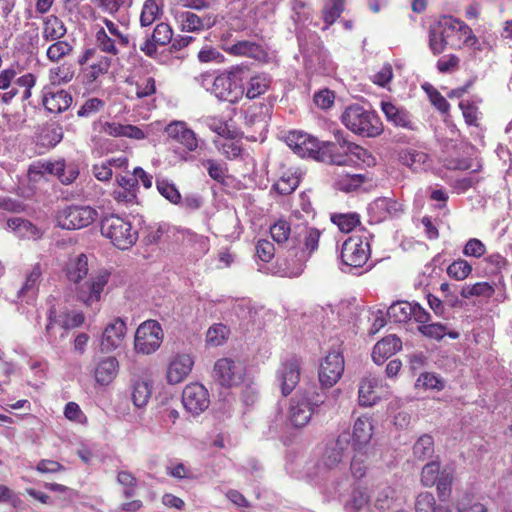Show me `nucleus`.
<instances>
[{"label":"nucleus","instance_id":"nucleus-40","mask_svg":"<svg viewBox=\"0 0 512 512\" xmlns=\"http://www.w3.org/2000/svg\"><path fill=\"white\" fill-rule=\"evenodd\" d=\"M428 155L425 152L415 149H408L400 153V161L403 165L413 171H417L428 161Z\"/></svg>","mask_w":512,"mask_h":512},{"label":"nucleus","instance_id":"nucleus-16","mask_svg":"<svg viewBox=\"0 0 512 512\" xmlns=\"http://www.w3.org/2000/svg\"><path fill=\"white\" fill-rule=\"evenodd\" d=\"M320 231L306 225H298L293 229L292 244L290 248L296 251H305L311 254L318 249Z\"/></svg>","mask_w":512,"mask_h":512},{"label":"nucleus","instance_id":"nucleus-11","mask_svg":"<svg viewBox=\"0 0 512 512\" xmlns=\"http://www.w3.org/2000/svg\"><path fill=\"white\" fill-rule=\"evenodd\" d=\"M109 274L97 273L91 274L87 279L75 283L76 299L86 306H91L98 302L101 294L108 283Z\"/></svg>","mask_w":512,"mask_h":512},{"label":"nucleus","instance_id":"nucleus-51","mask_svg":"<svg viewBox=\"0 0 512 512\" xmlns=\"http://www.w3.org/2000/svg\"><path fill=\"white\" fill-rule=\"evenodd\" d=\"M299 182V178L295 174L284 173L273 185V189L280 195H289L295 191Z\"/></svg>","mask_w":512,"mask_h":512},{"label":"nucleus","instance_id":"nucleus-63","mask_svg":"<svg viewBox=\"0 0 512 512\" xmlns=\"http://www.w3.org/2000/svg\"><path fill=\"white\" fill-rule=\"evenodd\" d=\"M437 507L438 506H436L435 498L430 492H422L416 497V512H434L435 508Z\"/></svg>","mask_w":512,"mask_h":512},{"label":"nucleus","instance_id":"nucleus-60","mask_svg":"<svg viewBox=\"0 0 512 512\" xmlns=\"http://www.w3.org/2000/svg\"><path fill=\"white\" fill-rule=\"evenodd\" d=\"M440 465L437 462L427 463L421 472V482L424 486H432L440 477Z\"/></svg>","mask_w":512,"mask_h":512},{"label":"nucleus","instance_id":"nucleus-22","mask_svg":"<svg viewBox=\"0 0 512 512\" xmlns=\"http://www.w3.org/2000/svg\"><path fill=\"white\" fill-rule=\"evenodd\" d=\"M373 435V425L369 418L360 417L358 418L353 426L352 436V447L354 451L366 450Z\"/></svg>","mask_w":512,"mask_h":512},{"label":"nucleus","instance_id":"nucleus-39","mask_svg":"<svg viewBox=\"0 0 512 512\" xmlns=\"http://www.w3.org/2000/svg\"><path fill=\"white\" fill-rule=\"evenodd\" d=\"M152 392V385L149 381H136L132 387V401L138 408L147 405Z\"/></svg>","mask_w":512,"mask_h":512},{"label":"nucleus","instance_id":"nucleus-2","mask_svg":"<svg viewBox=\"0 0 512 512\" xmlns=\"http://www.w3.org/2000/svg\"><path fill=\"white\" fill-rule=\"evenodd\" d=\"M341 120L347 129L363 137H376L383 131L382 122L377 114L359 104L348 106Z\"/></svg>","mask_w":512,"mask_h":512},{"label":"nucleus","instance_id":"nucleus-56","mask_svg":"<svg viewBox=\"0 0 512 512\" xmlns=\"http://www.w3.org/2000/svg\"><path fill=\"white\" fill-rule=\"evenodd\" d=\"M471 265L463 259H459L450 264L447 268V274L455 280H464L471 273Z\"/></svg>","mask_w":512,"mask_h":512},{"label":"nucleus","instance_id":"nucleus-52","mask_svg":"<svg viewBox=\"0 0 512 512\" xmlns=\"http://www.w3.org/2000/svg\"><path fill=\"white\" fill-rule=\"evenodd\" d=\"M95 41L96 46L100 51L113 56L119 54V50L116 46V40L112 39L103 28L96 32Z\"/></svg>","mask_w":512,"mask_h":512},{"label":"nucleus","instance_id":"nucleus-27","mask_svg":"<svg viewBox=\"0 0 512 512\" xmlns=\"http://www.w3.org/2000/svg\"><path fill=\"white\" fill-rule=\"evenodd\" d=\"M381 109L387 120L392 122L395 126L408 130L415 129V125L411 120V116L406 110L398 108L391 102H382Z\"/></svg>","mask_w":512,"mask_h":512},{"label":"nucleus","instance_id":"nucleus-25","mask_svg":"<svg viewBox=\"0 0 512 512\" xmlns=\"http://www.w3.org/2000/svg\"><path fill=\"white\" fill-rule=\"evenodd\" d=\"M6 227L21 240H37L41 237L40 229L32 222L21 217H12L6 221Z\"/></svg>","mask_w":512,"mask_h":512},{"label":"nucleus","instance_id":"nucleus-46","mask_svg":"<svg viewBox=\"0 0 512 512\" xmlns=\"http://www.w3.org/2000/svg\"><path fill=\"white\" fill-rule=\"evenodd\" d=\"M331 221L344 233L351 232L360 224V216L357 213H339L331 215Z\"/></svg>","mask_w":512,"mask_h":512},{"label":"nucleus","instance_id":"nucleus-8","mask_svg":"<svg viewBox=\"0 0 512 512\" xmlns=\"http://www.w3.org/2000/svg\"><path fill=\"white\" fill-rule=\"evenodd\" d=\"M97 218V211L90 206H67L57 212V226L66 230H76L89 226Z\"/></svg>","mask_w":512,"mask_h":512},{"label":"nucleus","instance_id":"nucleus-55","mask_svg":"<svg viewBox=\"0 0 512 512\" xmlns=\"http://www.w3.org/2000/svg\"><path fill=\"white\" fill-rule=\"evenodd\" d=\"M416 387L425 389L442 390L445 387L444 380L434 373L425 372L420 374L416 381Z\"/></svg>","mask_w":512,"mask_h":512},{"label":"nucleus","instance_id":"nucleus-24","mask_svg":"<svg viewBox=\"0 0 512 512\" xmlns=\"http://www.w3.org/2000/svg\"><path fill=\"white\" fill-rule=\"evenodd\" d=\"M193 360L188 354L176 355L169 364L167 380L170 384H177L184 380L191 372Z\"/></svg>","mask_w":512,"mask_h":512},{"label":"nucleus","instance_id":"nucleus-31","mask_svg":"<svg viewBox=\"0 0 512 512\" xmlns=\"http://www.w3.org/2000/svg\"><path fill=\"white\" fill-rule=\"evenodd\" d=\"M88 258L85 254H80L71 259L67 266V277L74 284L84 280L88 275Z\"/></svg>","mask_w":512,"mask_h":512},{"label":"nucleus","instance_id":"nucleus-53","mask_svg":"<svg viewBox=\"0 0 512 512\" xmlns=\"http://www.w3.org/2000/svg\"><path fill=\"white\" fill-rule=\"evenodd\" d=\"M335 136L344 153L353 155L358 160L365 161L366 157L369 155L366 149L362 148L361 146L355 143L347 141L345 138L342 137V132L338 131L335 134Z\"/></svg>","mask_w":512,"mask_h":512},{"label":"nucleus","instance_id":"nucleus-64","mask_svg":"<svg viewBox=\"0 0 512 512\" xmlns=\"http://www.w3.org/2000/svg\"><path fill=\"white\" fill-rule=\"evenodd\" d=\"M456 509L458 512H488L486 506L480 502H473L469 495L457 501Z\"/></svg>","mask_w":512,"mask_h":512},{"label":"nucleus","instance_id":"nucleus-35","mask_svg":"<svg viewBox=\"0 0 512 512\" xmlns=\"http://www.w3.org/2000/svg\"><path fill=\"white\" fill-rule=\"evenodd\" d=\"M370 496L365 488H355L352 491L350 500L346 503L345 509L347 512H369L367 510Z\"/></svg>","mask_w":512,"mask_h":512},{"label":"nucleus","instance_id":"nucleus-50","mask_svg":"<svg viewBox=\"0 0 512 512\" xmlns=\"http://www.w3.org/2000/svg\"><path fill=\"white\" fill-rule=\"evenodd\" d=\"M221 231L225 237L240 235V221L235 212H226L221 217Z\"/></svg>","mask_w":512,"mask_h":512},{"label":"nucleus","instance_id":"nucleus-43","mask_svg":"<svg viewBox=\"0 0 512 512\" xmlns=\"http://www.w3.org/2000/svg\"><path fill=\"white\" fill-rule=\"evenodd\" d=\"M346 0H328L322 10V18L326 24L325 28L331 26L344 11Z\"/></svg>","mask_w":512,"mask_h":512},{"label":"nucleus","instance_id":"nucleus-37","mask_svg":"<svg viewBox=\"0 0 512 512\" xmlns=\"http://www.w3.org/2000/svg\"><path fill=\"white\" fill-rule=\"evenodd\" d=\"M365 181L362 174H338L334 181V186L341 191L351 192L359 188Z\"/></svg>","mask_w":512,"mask_h":512},{"label":"nucleus","instance_id":"nucleus-26","mask_svg":"<svg viewBox=\"0 0 512 512\" xmlns=\"http://www.w3.org/2000/svg\"><path fill=\"white\" fill-rule=\"evenodd\" d=\"M402 347L401 340L396 335H389L378 341L372 351L373 361L380 365L394 355Z\"/></svg>","mask_w":512,"mask_h":512},{"label":"nucleus","instance_id":"nucleus-17","mask_svg":"<svg viewBox=\"0 0 512 512\" xmlns=\"http://www.w3.org/2000/svg\"><path fill=\"white\" fill-rule=\"evenodd\" d=\"M277 378L282 394L289 395L300 380V360L293 356L283 362L277 371Z\"/></svg>","mask_w":512,"mask_h":512},{"label":"nucleus","instance_id":"nucleus-59","mask_svg":"<svg viewBox=\"0 0 512 512\" xmlns=\"http://www.w3.org/2000/svg\"><path fill=\"white\" fill-rule=\"evenodd\" d=\"M228 329L222 324L210 327L206 334V341L212 346H220L224 343L228 335Z\"/></svg>","mask_w":512,"mask_h":512},{"label":"nucleus","instance_id":"nucleus-32","mask_svg":"<svg viewBox=\"0 0 512 512\" xmlns=\"http://www.w3.org/2000/svg\"><path fill=\"white\" fill-rule=\"evenodd\" d=\"M272 239L279 245H284L287 249L292 244L293 230L290 224L285 220H279L270 227Z\"/></svg>","mask_w":512,"mask_h":512},{"label":"nucleus","instance_id":"nucleus-23","mask_svg":"<svg viewBox=\"0 0 512 512\" xmlns=\"http://www.w3.org/2000/svg\"><path fill=\"white\" fill-rule=\"evenodd\" d=\"M181 29L187 32H196L208 29L214 24V19L210 16L200 17L190 11H178L175 15Z\"/></svg>","mask_w":512,"mask_h":512},{"label":"nucleus","instance_id":"nucleus-14","mask_svg":"<svg viewBox=\"0 0 512 512\" xmlns=\"http://www.w3.org/2000/svg\"><path fill=\"white\" fill-rule=\"evenodd\" d=\"M182 403L185 409L194 416L204 412L210 404L207 389L199 383L187 385L182 392Z\"/></svg>","mask_w":512,"mask_h":512},{"label":"nucleus","instance_id":"nucleus-3","mask_svg":"<svg viewBox=\"0 0 512 512\" xmlns=\"http://www.w3.org/2000/svg\"><path fill=\"white\" fill-rule=\"evenodd\" d=\"M249 69L243 66L233 67L222 73L212 82V93L223 101L236 103L244 94V81L248 80Z\"/></svg>","mask_w":512,"mask_h":512},{"label":"nucleus","instance_id":"nucleus-42","mask_svg":"<svg viewBox=\"0 0 512 512\" xmlns=\"http://www.w3.org/2000/svg\"><path fill=\"white\" fill-rule=\"evenodd\" d=\"M54 161L40 159L32 162L28 168V178L31 182H39L46 174L52 175Z\"/></svg>","mask_w":512,"mask_h":512},{"label":"nucleus","instance_id":"nucleus-18","mask_svg":"<svg viewBox=\"0 0 512 512\" xmlns=\"http://www.w3.org/2000/svg\"><path fill=\"white\" fill-rule=\"evenodd\" d=\"M42 94L43 106L51 113L66 111L72 104V96L66 90L45 87Z\"/></svg>","mask_w":512,"mask_h":512},{"label":"nucleus","instance_id":"nucleus-1","mask_svg":"<svg viewBox=\"0 0 512 512\" xmlns=\"http://www.w3.org/2000/svg\"><path fill=\"white\" fill-rule=\"evenodd\" d=\"M339 389L324 391L316 386L300 388L291 398L289 406V420L296 428L304 427L311 420L312 415L325 416L335 409Z\"/></svg>","mask_w":512,"mask_h":512},{"label":"nucleus","instance_id":"nucleus-54","mask_svg":"<svg viewBox=\"0 0 512 512\" xmlns=\"http://www.w3.org/2000/svg\"><path fill=\"white\" fill-rule=\"evenodd\" d=\"M215 143L221 153L229 160L235 159L241 155L242 145L239 141L225 138L223 141Z\"/></svg>","mask_w":512,"mask_h":512},{"label":"nucleus","instance_id":"nucleus-6","mask_svg":"<svg viewBox=\"0 0 512 512\" xmlns=\"http://www.w3.org/2000/svg\"><path fill=\"white\" fill-rule=\"evenodd\" d=\"M287 145L300 157L325 160L329 157L330 141L320 142L302 131H291L286 136Z\"/></svg>","mask_w":512,"mask_h":512},{"label":"nucleus","instance_id":"nucleus-29","mask_svg":"<svg viewBox=\"0 0 512 512\" xmlns=\"http://www.w3.org/2000/svg\"><path fill=\"white\" fill-rule=\"evenodd\" d=\"M67 33L63 21L55 15H49L43 20L42 36L45 41L50 42L62 39Z\"/></svg>","mask_w":512,"mask_h":512},{"label":"nucleus","instance_id":"nucleus-9","mask_svg":"<svg viewBox=\"0 0 512 512\" xmlns=\"http://www.w3.org/2000/svg\"><path fill=\"white\" fill-rule=\"evenodd\" d=\"M163 331L155 320L143 322L136 330L134 346L138 353L149 355L154 353L161 345Z\"/></svg>","mask_w":512,"mask_h":512},{"label":"nucleus","instance_id":"nucleus-7","mask_svg":"<svg viewBox=\"0 0 512 512\" xmlns=\"http://www.w3.org/2000/svg\"><path fill=\"white\" fill-rule=\"evenodd\" d=\"M349 446V432H343L335 441L327 444L322 462L317 466V477L320 480L327 479V472L338 468L342 464L343 459L347 456Z\"/></svg>","mask_w":512,"mask_h":512},{"label":"nucleus","instance_id":"nucleus-41","mask_svg":"<svg viewBox=\"0 0 512 512\" xmlns=\"http://www.w3.org/2000/svg\"><path fill=\"white\" fill-rule=\"evenodd\" d=\"M394 489L387 484H380L374 491V504L379 510L389 509L394 501Z\"/></svg>","mask_w":512,"mask_h":512},{"label":"nucleus","instance_id":"nucleus-61","mask_svg":"<svg viewBox=\"0 0 512 512\" xmlns=\"http://www.w3.org/2000/svg\"><path fill=\"white\" fill-rule=\"evenodd\" d=\"M154 42L160 46H164L172 41L173 31L166 23H159L149 35Z\"/></svg>","mask_w":512,"mask_h":512},{"label":"nucleus","instance_id":"nucleus-48","mask_svg":"<svg viewBox=\"0 0 512 512\" xmlns=\"http://www.w3.org/2000/svg\"><path fill=\"white\" fill-rule=\"evenodd\" d=\"M156 187L158 192L170 203L177 205L181 202V194L175 184L166 179H157Z\"/></svg>","mask_w":512,"mask_h":512},{"label":"nucleus","instance_id":"nucleus-20","mask_svg":"<svg viewBox=\"0 0 512 512\" xmlns=\"http://www.w3.org/2000/svg\"><path fill=\"white\" fill-rule=\"evenodd\" d=\"M368 210L371 217L377 222L390 217H397L403 212L402 204L387 197L374 200L369 205Z\"/></svg>","mask_w":512,"mask_h":512},{"label":"nucleus","instance_id":"nucleus-13","mask_svg":"<svg viewBox=\"0 0 512 512\" xmlns=\"http://www.w3.org/2000/svg\"><path fill=\"white\" fill-rule=\"evenodd\" d=\"M369 258V243L360 238H349L341 249L342 263L348 268H360Z\"/></svg>","mask_w":512,"mask_h":512},{"label":"nucleus","instance_id":"nucleus-49","mask_svg":"<svg viewBox=\"0 0 512 512\" xmlns=\"http://www.w3.org/2000/svg\"><path fill=\"white\" fill-rule=\"evenodd\" d=\"M45 330L47 341L53 346L58 345L68 335V328L63 324L56 325L51 315L49 316V322Z\"/></svg>","mask_w":512,"mask_h":512},{"label":"nucleus","instance_id":"nucleus-38","mask_svg":"<svg viewBox=\"0 0 512 512\" xmlns=\"http://www.w3.org/2000/svg\"><path fill=\"white\" fill-rule=\"evenodd\" d=\"M433 454V437L429 434L420 436L413 446V456L419 461H424L428 458H431Z\"/></svg>","mask_w":512,"mask_h":512},{"label":"nucleus","instance_id":"nucleus-36","mask_svg":"<svg viewBox=\"0 0 512 512\" xmlns=\"http://www.w3.org/2000/svg\"><path fill=\"white\" fill-rule=\"evenodd\" d=\"M412 307L413 304L411 303L405 301H398L390 305V307L387 310V315L396 323L407 322L412 318Z\"/></svg>","mask_w":512,"mask_h":512},{"label":"nucleus","instance_id":"nucleus-58","mask_svg":"<svg viewBox=\"0 0 512 512\" xmlns=\"http://www.w3.org/2000/svg\"><path fill=\"white\" fill-rule=\"evenodd\" d=\"M202 165L207 169L209 176L219 182L223 183L227 174V167L215 160L207 159L202 162Z\"/></svg>","mask_w":512,"mask_h":512},{"label":"nucleus","instance_id":"nucleus-34","mask_svg":"<svg viewBox=\"0 0 512 512\" xmlns=\"http://www.w3.org/2000/svg\"><path fill=\"white\" fill-rule=\"evenodd\" d=\"M162 15V3L157 0H146L143 4L140 24L142 27L152 25Z\"/></svg>","mask_w":512,"mask_h":512},{"label":"nucleus","instance_id":"nucleus-21","mask_svg":"<svg viewBox=\"0 0 512 512\" xmlns=\"http://www.w3.org/2000/svg\"><path fill=\"white\" fill-rule=\"evenodd\" d=\"M125 331V322L120 318L116 319L114 322L107 325L102 334V350L109 352L118 348L123 341Z\"/></svg>","mask_w":512,"mask_h":512},{"label":"nucleus","instance_id":"nucleus-47","mask_svg":"<svg viewBox=\"0 0 512 512\" xmlns=\"http://www.w3.org/2000/svg\"><path fill=\"white\" fill-rule=\"evenodd\" d=\"M72 51L73 46L69 42L59 39L54 40V43L48 47L46 56L51 62H58Z\"/></svg>","mask_w":512,"mask_h":512},{"label":"nucleus","instance_id":"nucleus-15","mask_svg":"<svg viewBox=\"0 0 512 512\" xmlns=\"http://www.w3.org/2000/svg\"><path fill=\"white\" fill-rule=\"evenodd\" d=\"M309 254L305 251H296L288 248L287 255L277 260L275 274L280 277L294 278L300 276L305 268Z\"/></svg>","mask_w":512,"mask_h":512},{"label":"nucleus","instance_id":"nucleus-30","mask_svg":"<svg viewBox=\"0 0 512 512\" xmlns=\"http://www.w3.org/2000/svg\"><path fill=\"white\" fill-rule=\"evenodd\" d=\"M224 50L235 56H247L251 58H258L263 53L260 45L248 40L225 44Z\"/></svg>","mask_w":512,"mask_h":512},{"label":"nucleus","instance_id":"nucleus-33","mask_svg":"<svg viewBox=\"0 0 512 512\" xmlns=\"http://www.w3.org/2000/svg\"><path fill=\"white\" fill-rule=\"evenodd\" d=\"M377 384V379L371 377H366L361 381L358 391V399L361 406L368 407L375 404L378 396L376 395L374 388Z\"/></svg>","mask_w":512,"mask_h":512},{"label":"nucleus","instance_id":"nucleus-62","mask_svg":"<svg viewBox=\"0 0 512 512\" xmlns=\"http://www.w3.org/2000/svg\"><path fill=\"white\" fill-rule=\"evenodd\" d=\"M105 102L99 98L93 97L87 99L77 112L79 117H90L101 111Z\"/></svg>","mask_w":512,"mask_h":512},{"label":"nucleus","instance_id":"nucleus-45","mask_svg":"<svg viewBox=\"0 0 512 512\" xmlns=\"http://www.w3.org/2000/svg\"><path fill=\"white\" fill-rule=\"evenodd\" d=\"M42 275V270L40 264H35L30 271V273L26 276V280L24 285L18 291V297L31 296L33 297L36 290L37 285L39 283L40 277Z\"/></svg>","mask_w":512,"mask_h":512},{"label":"nucleus","instance_id":"nucleus-44","mask_svg":"<svg viewBox=\"0 0 512 512\" xmlns=\"http://www.w3.org/2000/svg\"><path fill=\"white\" fill-rule=\"evenodd\" d=\"M249 83L246 89V97L248 99H255L264 94L269 88L270 80L266 75L248 76Z\"/></svg>","mask_w":512,"mask_h":512},{"label":"nucleus","instance_id":"nucleus-19","mask_svg":"<svg viewBox=\"0 0 512 512\" xmlns=\"http://www.w3.org/2000/svg\"><path fill=\"white\" fill-rule=\"evenodd\" d=\"M165 132L190 152L195 151L198 147L196 134L187 127L185 122L174 121L166 126Z\"/></svg>","mask_w":512,"mask_h":512},{"label":"nucleus","instance_id":"nucleus-4","mask_svg":"<svg viewBox=\"0 0 512 512\" xmlns=\"http://www.w3.org/2000/svg\"><path fill=\"white\" fill-rule=\"evenodd\" d=\"M100 231L115 247L123 250L133 246L138 239V232L131 222L116 214H110L101 219Z\"/></svg>","mask_w":512,"mask_h":512},{"label":"nucleus","instance_id":"nucleus-28","mask_svg":"<svg viewBox=\"0 0 512 512\" xmlns=\"http://www.w3.org/2000/svg\"><path fill=\"white\" fill-rule=\"evenodd\" d=\"M119 364L115 357L102 359L95 369V379L101 385H108L118 373Z\"/></svg>","mask_w":512,"mask_h":512},{"label":"nucleus","instance_id":"nucleus-12","mask_svg":"<svg viewBox=\"0 0 512 512\" xmlns=\"http://www.w3.org/2000/svg\"><path fill=\"white\" fill-rule=\"evenodd\" d=\"M344 372V357L340 351L329 352L323 359L319 368V382L318 389H327L333 387L341 378Z\"/></svg>","mask_w":512,"mask_h":512},{"label":"nucleus","instance_id":"nucleus-10","mask_svg":"<svg viewBox=\"0 0 512 512\" xmlns=\"http://www.w3.org/2000/svg\"><path fill=\"white\" fill-rule=\"evenodd\" d=\"M245 375V364L238 359L221 358L214 365V378L222 386H238Z\"/></svg>","mask_w":512,"mask_h":512},{"label":"nucleus","instance_id":"nucleus-5","mask_svg":"<svg viewBox=\"0 0 512 512\" xmlns=\"http://www.w3.org/2000/svg\"><path fill=\"white\" fill-rule=\"evenodd\" d=\"M461 20L451 15H443L429 27V48L434 55L441 54L448 46L460 48L459 44L451 41L454 34L459 33Z\"/></svg>","mask_w":512,"mask_h":512},{"label":"nucleus","instance_id":"nucleus-57","mask_svg":"<svg viewBox=\"0 0 512 512\" xmlns=\"http://www.w3.org/2000/svg\"><path fill=\"white\" fill-rule=\"evenodd\" d=\"M366 459L367 452L366 450L355 451L353 455L350 470L354 478L361 479L366 474Z\"/></svg>","mask_w":512,"mask_h":512}]
</instances>
